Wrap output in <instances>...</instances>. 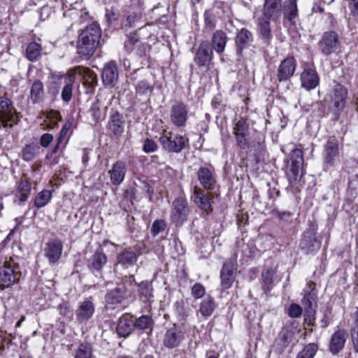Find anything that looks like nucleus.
Wrapping results in <instances>:
<instances>
[{
	"label": "nucleus",
	"instance_id": "1",
	"mask_svg": "<svg viewBox=\"0 0 358 358\" xmlns=\"http://www.w3.org/2000/svg\"><path fill=\"white\" fill-rule=\"evenodd\" d=\"M101 37V30L96 22H93L80 32L76 50L78 54L85 59L93 55Z\"/></svg>",
	"mask_w": 358,
	"mask_h": 358
},
{
	"label": "nucleus",
	"instance_id": "2",
	"mask_svg": "<svg viewBox=\"0 0 358 358\" xmlns=\"http://www.w3.org/2000/svg\"><path fill=\"white\" fill-rule=\"evenodd\" d=\"M303 155L299 148L292 150L287 159V176L289 185L295 191H299L301 186V179L303 175Z\"/></svg>",
	"mask_w": 358,
	"mask_h": 358
},
{
	"label": "nucleus",
	"instance_id": "3",
	"mask_svg": "<svg viewBox=\"0 0 358 358\" xmlns=\"http://www.w3.org/2000/svg\"><path fill=\"white\" fill-rule=\"evenodd\" d=\"M135 284L134 275L124 276L122 284L107 292L105 296L106 303L108 305H117L121 303L130 295L131 287Z\"/></svg>",
	"mask_w": 358,
	"mask_h": 358
},
{
	"label": "nucleus",
	"instance_id": "4",
	"mask_svg": "<svg viewBox=\"0 0 358 358\" xmlns=\"http://www.w3.org/2000/svg\"><path fill=\"white\" fill-rule=\"evenodd\" d=\"M21 277V273L18 264L13 258L5 261L0 268V287L1 289L10 287L18 281Z\"/></svg>",
	"mask_w": 358,
	"mask_h": 358
},
{
	"label": "nucleus",
	"instance_id": "5",
	"mask_svg": "<svg viewBox=\"0 0 358 358\" xmlns=\"http://www.w3.org/2000/svg\"><path fill=\"white\" fill-rule=\"evenodd\" d=\"M163 150L174 153L180 152L188 143V138L180 134L164 130L159 138Z\"/></svg>",
	"mask_w": 358,
	"mask_h": 358
},
{
	"label": "nucleus",
	"instance_id": "6",
	"mask_svg": "<svg viewBox=\"0 0 358 358\" xmlns=\"http://www.w3.org/2000/svg\"><path fill=\"white\" fill-rule=\"evenodd\" d=\"M339 140L334 136L329 137L324 145L323 160L324 169L335 166L339 161Z\"/></svg>",
	"mask_w": 358,
	"mask_h": 358
},
{
	"label": "nucleus",
	"instance_id": "7",
	"mask_svg": "<svg viewBox=\"0 0 358 358\" xmlns=\"http://www.w3.org/2000/svg\"><path fill=\"white\" fill-rule=\"evenodd\" d=\"M318 47L325 56L337 54L341 48V41L338 34L333 31L324 32L318 42Z\"/></svg>",
	"mask_w": 358,
	"mask_h": 358
},
{
	"label": "nucleus",
	"instance_id": "8",
	"mask_svg": "<svg viewBox=\"0 0 358 358\" xmlns=\"http://www.w3.org/2000/svg\"><path fill=\"white\" fill-rule=\"evenodd\" d=\"M189 213L186 199L178 197L172 203L171 220L176 226H181L187 220Z\"/></svg>",
	"mask_w": 358,
	"mask_h": 358
},
{
	"label": "nucleus",
	"instance_id": "9",
	"mask_svg": "<svg viewBox=\"0 0 358 358\" xmlns=\"http://www.w3.org/2000/svg\"><path fill=\"white\" fill-rule=\"evenodd\" d=\"M188 119V108L182 101H176L171 106L170 121L176 127H184Z\"/></svg>",
	"mask_w": 358,
	"mask_h": 358
},
{
	"label": "nucleus",
	"instance_id": "10",
	"mask_svg": "<svg viewBox=\"0 0 358 358\" xmlns=\"http://www.w3.org/2000/svg\"><path fill=\"white\" fill-rule=\"evenodd\" d=\"M17 121V117L11 101L8 98L0 97V123L5 127H12Z\"/></svg>",
	"mask_w": 358,
	"mask_h": 358
},
{
	"label": "nucleus",
	"instance_id": "11",
	"mask_svg": "<svg viewBox=\"0 0 358 358\" xmlns=\"http://www.w3.org/2000/svg\"><path fill=\"white\" fill-rule=\"evenodd\" d=\"M334 85L330 92V99L334 110L340 113L345 107L348 92L347 88L341 83L337 82H334Z\"/></svg>",
	"mask_w": 358,
	"mask_h": 358
},
{
	"label": "nucleus",
	"instance_id": "12",
	"mask_svg": "<svg viewBox=\"0 0 358 358\" xmlns=\"http://www.w3.org/2000/svg\"><path fill=\"white\" fill-rule=\"evenodd\" d=\"M213 57V48L210 47L207 41H203L199 44L194 58V61L199 67L209 68Z\"/></svg>",
	"mask_w": 358,
	"mask_h": 358
},
{
	"label": "nucleus",
	"instance_id": "13",
	"mask_svg": "<svg viewBox=\"0 0 358 358\" xmlns=\"http://www.w3.org/2000/svg\"><path fill=\"white\" fill-rule=\"evenodd\" d=\"M198 180L203 189L211 192L215 189L217 180L213 166H201L196 173Z\"/></svg>",
	"mask_w": 358,
	"mask_h": 358
},
{
	"label": "nucleus",
	"instance_id": "14",
	"mask_svg": "<svg viewBox=\"0 0 358 358\" xmlns=\"http://www.w3.org/2000/svg\"><path fill=\"white\" fill-rule=\"evenodd\" d=\"M236 271V257H233L228 259L223 265L220 273L221 284L223 288H229L235 280Z\"/></svg>",
	"mask_w": 358,
	"mask_h": 358
},
{
	"label": "nucleus",
	"instance_id": "15",
	"mask_svg": "<svg viewBox=\"0 0 358 358\" xmlns=\"http://www.w3.org/2000/svg\"><path fill=\"white\" fill-rule=\"evenodd\" d=\"M185 340L183 331L176 325L166 330L164 336V345L169 349L178 347Z\"/></svg>",
	"mask_w": 358,
	"mask_h": 358
},
{
	"label": "nucleus",
	"instance_id": "16",
	"mask_svg": "<svg viewBox=\"0 0 358 358\" xmlns=\"http://www.w3.org/2000/svg\"><path fill=\"white\" fill-rule=\"evenodd\" d=\"M63 244L59 239H52L48 241L44 246L43 252L50 264L57 262L62 257Z\"/></svg>",
	"mask_w": 358,
	"mask_h": 358
},
{
	"label": "nucleus",
	"instance_id": "17",
	"mask_svg": "<svg viewBox=\"0 0 358 358\" xmlns=\"http://www.w3.org/2000/svg\"><path fill=\"white\" fill-rule=\"evenodd\" d=\"M211 196V192H210L209 195H207L203 189L197 186L194 187L192 195L193 201L199 209L206 212L207 214L210 213L213 210L210 201Z\"/></svg>",
	"mask_w": 358,
	"mask_h": 358
},
{
	"label": "nucleus",
	"instance_id": "18",
	"mask_svg": "<svg viewBox=\"0 0 358 358\" xmlns=\"http://www.w3.org/2000/svg\"><path fill=\"white\" fill-rule=\"evenodd\" d=\"M282 0H264L262 16L278 21L282 15Z\"/></svg>",
	"mask_w": 358,
	"mask_h": 358
},
{
	"label": "nucleus",
	"instance_id": "19",
	"mask_svg": "<svg viewBox=\"0 0 358 358\" xmlns=\"http://www.w3.org/2000/svg\"><path fill=\"white\" fill-rule=\"evenodd\" d=\"M321 246V243L315 236L313 230H308L303 234L299 247L306 254H310L317 251Z\"/></svg>",
	"mask_w": 358,
	"mask_h": 358
},
{
	"label": "nucleus",
	"instance_id": "20",
	"mask_svg": "<svg viewBox=\"0 0 358 358\" xmlns=\"http://www.w3.org/2000/svg\"><path fill=\"white\" fill-rule=\"evenodd\" d=\"M296 67V62L293 57L284 59L279 65L277 73L280 82L287 81L294 75Z\"/></svg>",
	"mask_w": 358,
	"mask_h": 358
},
{
	"label": "nucleus",
	"instance_id": "21",
	"mask_svg": "<svg viewBox=\"0 0 358 358\" xmlns=\"http://www.w3.org/2000/svg\"><path fill=\"white\" fill-rule=\"evenodd\" d=\"M315 284L313 282H308L303 291V299L301 304L304 310L308 313L314 310L316 306L317 294L315 289Z\"/></svg>",
	"mask_w": 358,
	"mask_h": 358
},
{
	"label": "nucleus",
	"instance_id": "22",
	"mask_svg": "<svg viewBox=\"0 0 358 358\" xmlns=\"http://www.w3.org/2000/svg\"><path fill=\"white\" fill-rule=\"evenodd\" d=\"M102 81L107 87H113L118 81L119 73L115 62L106 63L102 70Z\"/></svg>",
	"mask_w": 358,
	"mask_h": 358
},
{
	"label": "nucleus",
	"instance_id": "23",
	"mask_svg": "<svg viewBox=\"0 0 358 358\" xmlns=\"http://www.w3.org/2000/svg\"><path fill=\"white\" fill-rule=\"evenodd\" d=\"M253 41V35L245 28L240 29L235 36L236 54L241 57L245 49L248 48Z\"/></svg>",
	"mask_w": 358,
	"mask_h": 358
},
{
	"label": "nucleus",
	"instance_id": "24",
	"mask_svg": "<svg viewBox=\"0 0 358 358\" xmlns=\"http://www.w3.org/2000/svg\"><path fill=\"white\" fill-rule=\"evenodd\" d=\"M132 316L129 314H123L117 320L116 332L119 337H128L134 329Z\"/></svg>",
	"mask_w": 358,
	"mask_h": 358
},
{
	"label": "nucleus",
	"instance_id": "25",
	"mask_svg": "<svg viewBox=\"0 0 358 358\" xmlns=\"http://www.w3.org/2000/svg\"><path fill=\"white\" fill-rule=\"evenodd\" d=\"M348 336L345 330H338L332 334L329 344V350L332 355H337L343 349Z\"/></svg>",
	"mask_w": 358,
	"mask_h": 358
},
{
	"label": "nucleus",
	"instance_id": "26",
	"mask_svg": "<svg viewBox=\"0 0 358 358\" xmlns=\"http://www.w3.org/2000/svg\"><path fill=\"white\" fill-rule=\"evenodd\" d=\"M126 173V162L122 160L117 161L108 171L111 183L113 185H120L124 181Z\"/></svg>",
	"mask_w": 358,
	"mask_h": 358
},
{
	"label": "nucleus",
	"instance_id": "27",
	"mask_svg": "<svg viewBox=\"0 0 358 358\" xmlns=\"http://www.w3.org/2000/svg\"><path fill=\"white\" fill-rule=\"evenodd\" d=\"M95 308L93 303L89 300H85L79 303L76 311V320L80 323L87 322L94 313Z\"/></svg>",
	"mask_w": 358,
	"mask_h": 358
},
{
	"label": "nucleus",
	"instance_id": "28",
	"mask_svg": "<svg viewBox=\"0 0 358 358\" xmlns=\"http://www.w3.org/2000/svg\"><path fill=\"white\" fill-rule=\"evenodd\" d=\"M301 86L307 90L315 89L319 84V76L312 69H306L301 75Z\"/></svg>",
	"mask_w": 358,
	"mask_h": 358
},
{
	"label": "nucleus",
	"instance_id": "29",
	"mask_svg": "<svg viewBox=\"0 0 358 358\" xmlns=\"http://www.w3.org/2000/svg\"><path fill=\"white\" fill-rule=\"evenodd\" d=\"M107 262V257L102 250H96L87 260V267L92 272L99 273Z\"/></svg>",
	"mask_w": 358,
	"mask_h": 358
},
{
	"label": "nucleus",
	"instance_id": "30",
	"mask_svg": "<svg viewBox=\"0 0 358 358\" xmlns=\"http://www.w3.org/2000/svg\"><path fill=\"white\" fill-rule=\"evenodd\" d=\"M282 15L285 20L291 24L295 23L298 17L297 0H284L282 2Z\"/></svg>",
	"mask_w": 358,
	"mask_h": 358
},
{
	"label": "nucleus",
	"instance_id": "31",
	"mask_svg": "<svg viewBox=\"0 0 358 358\" xmlns=\"http://www.w3.org/2000/svg\"><path fill=\"white\" fill-rule=\"evenodd\" d=\"M138 257L135 252L125 248L117 256V264L127 268L136 264Z\"/></svg>",
	"mask_w": 358,
	"mask_h": 358
},
{
	"label": "nucleus",
	"instance_id": "32",
	"mask_svg": "<svg viewBox=\"0 0 358 358\" xmlns=\"http://www.w3.org/2000/svg\"><path fill=\"white\" fill-rule=\"evenodd\" d=\"M142 27V15L140 11L129 13L122 22V29L124 31H127L130 28Z\"/></svg>",
	"mask_w": 358,
	"mask_h": 358
},
{
	"label": "nucleus",
	"instance_id": "33",
	"mask_svg": "<svg viewBox=\"0 0 358 358\" xmlns=\"http://www.w3.org/2000/svg\"><path fill=\"white\" fill-rule=\"evenodd\" d=\"M228 40L227 34L222 30H216L212 35V47L218 54L224 52Z\"/></svg>",
	"mask_w": 358,
	"mask_h": 358
},
{
	"label": "nucleus",
	"instance_id": "34",
	"mask_svg": "<svg viewBox=\"0 0 358 358\" xmlns=\"http://www.w3.org/2000/svg\"><path fill=\"white\" fill-rule=\"evenodd\" d=\"M124 121L119 113H115L110 117L108 127L110 132L115 136H120L124 131Z\"/></svg>",
	"mask_w": 358,
	"mask_h": 358
},
{
	"label": "nucleus",
	"instance_id": "35",
	"mask_svg": "<svg viewBox=\"0 0 358 358\" xmlns=\"http://www.w3.org/2000/svg\"><path fill=\"white\" fill-rule=\"evenodd\" d=\"M269 20H271L264 16H262L259 19L258 22L261 37L266 44H269L272 38L271 24Z\"/></svg>",
	"mask_w": 358,
	"mask_h": 358
},
{
	"label": "nucleus",
	"instance_id": "36",
	"mask_svg": "<svg viewBox=\"0 0 358 358\" xmlns=\"http://www.w3.org/2000/svg\"><path fill=\"white\" fill-rule=\"evenodd\" d=\"M42 47L36 42H31L28 44L26 48V57L30 62L38 60L42 56Z\"/></svg>",
	"mask_w": 358,
	"mask_h": 358
},
{
	"label": "nucleus",
	"instance_id": "37",
	"mask_svg": "<svg viewBox=\"0 0 358 358\" xmlns=\"http://www.w3.org/2000/svg\"><path fill=\"white\" fill-rule=\"evenodd\" d=\"M40 151L41 148L38 144H27L22 150V157L26 162H31L39 155Z\"/></svg>",
	"mask_w": 358,
	"mask_h": 358
},
{
	"label": "nucleus",
	"instance_id": "38",
	"mask_svg": "<svg viewBox=\"0 0 358 358\" xmlns=\"http://www.w3.org/2000/svg\"><path fill=\"white\" fill-rule=\"evenodd\" d=\"M44 94L43 85L39 80H36L31 87L30 99L33 104L41 101Z\"/></svg>",
	"mask_w": 358,
	"mask_h": 358
},
{
	"label": "nucleus",
	"instance_id": "39",
	"mask_svg": "<svg viewBox=\"0 0 358 358\" xmlns=\"http://www.w3.org/2000/svg\"><path fill=\"white\" fill-rule=\"evenodd\" d=\"M275 274V269L273 267H267L263 271L262 273V288L265 292L272 289Z\"/></svg>",
	"mask_w": 358,
	"mask_h": 358
},
{
	"label": "nucleus",
	"instance_id": "40",
	"mask_svg": "<svg viewBox=\"0 0 358 358\" xmlns=\"http://www.w3.org/2000/svg\"><path fill=\"white\" fill-rule=\"evenodd\" d=\"M138 287L141 300L145 303L150 302L153 298V289L151 282L143 281L138 285Z\"/></svg>",
	"mask_w": 358,
	"mask_h": 358
},
{
	"label": "nucleus",
	"instance_id": "41",
	"mask_svg": "<svg viewBox=\"0 0 358 358\" xmlns=\"http://www.w3.org/2000/svg\"><path fill=\"white\" fill-rule=\"evenodd\" d=\"M71 77L66 75L54 76L50 81L49 90L54 95L58 94L62 86H64Z\"/></svg>",
	"mask_w": 358,
	"mask_h": 358
},
{
	"label": "nucleus",
	"instance_id": "42",
	"mask_svg": "<svg viewBox=\"0 0 358 358\" xmlns=\"http://www.w3.org/2000/svg\"><path fill=\"white\" fill-rule=\"evenodd\" d=\"M52 199V192L48 189H43L37 194L34 199V206L38 209L45 206Z\"/></svg>",
	"mask_w": 358,
	"mask_h": 358
},
{
	"label": "nucleus",
	"instance_id": "43",
	"mask_svg": "<svg viewBox=\"0 0 358 358\" xmlns=\"http://www.w3.org/2000/svg\"><path fill=\"white\" fill-rule=\"evenodd\" d=\"M134 328L140 330L152 329L154 320L150 315H143L134 320Z\"/></svg>",
	"mask_w": 358,
	"mask_h": 358
},
{
	"label": "nucleus",
	"instance_id": "44",
	"mask_svg": "<svg viewBox=\"0 0 358 358\" xmlns=\"http://www.w3.org/2000/svg\"><path fill=\"white\" fill-rule=\"evenodd\" d=\"M294 336L293 332L288 328H282L280 331L278 338H276V343L280 345L282 348L288 346V345L292 341Z\"/></svg>",
	"mask_w": 358,
	"mask_h": 358
},
{
	"label": "nucleus",
	"instance_id": "45",
	"mask_svg": "<svg viewBox=\"0 0 358 358\" xmlns=\"http://www.w3.org/2000/svg\"><path fill=\"white\" fill-rule=\"evenodd\" d=\"M31 192V183L27 180H22L17 187L16 196L19 198L21 202L27 200Z\"/></svg>",
	"mask_w": 358,
	"mask_h": 358
},
{
	"label": "nucleus",
	"instance_id": "46",
	"mask_svg": "<svg viewBox=\"0 0 358 358\" xmlns=\"http://www.w3.org/2000/svg\"><path fill=\"white\" fill-rule=\"evenodd\" d=\"M92 348L87 343H83L74 350V358H92Z\"/></svg>",
	"mask_w": 358,
	"mask_h": 358
},
{
	"label": "nucleus",
	"instance_id": "47",
	"mask_svg": "<svg viewBox=\"0 0 358 358\" xmlns=\"http://www.w3.org/2000/svg\"><path fill=\"white\" fill-rule=\"evenodd\" d=\"M215 308V303L213 298L207 297L203 300L200 306V312L204 317H209L212 315Z\"/></svg>",
	"mask_w": 358,
	"mask_h": 358
},
{
	"label": "nucleus",
	"instance_id": "48",
	"mask_svg": "<svg viewBox=\"0 0 358 358\" xmlns=\"http://www.w3.org/2000/svg\"><path fill=\"white\" fill-rule=\"evenodd\" d=\"M318 350V346L314 343H310L297 354L296 358H313Z\"/></svg>",
	"mask_w": 358,
	"mask_h": 358
},
{
	"label": "nucleus",
	"instance_id": "49",
	"mask_svg": "<svg viewBox=\"0 0 358 358\" xmlns=\"http://www.w3.org/2000/svg\"><path fill=\"white\" fill-rule=\"evenodd\" d=\"M73 83V79L70 78L62 88L61 96L62 100L66 103H69L72 98Z\"/></svg>",
	"mask_w": 358,
	"mask_h": 358
},
{
	"label": "nucleus",
	"instance_id": "50",
	"mask_svg": "<svg viewBox=\"0 0 358 358\" xmlns=\"http://www.w3.org/2000/svg\"><path fill=\"white\" fill-rule=\"evenodd\" d=\"M234 134H249V124L245 118H240L234 127Z\"/></svg>",
	"mask_w": 358,
	"mask_h": 358
},
{
	"label": "nucleus",
	"instance_id": "51",
	"mask_svg": "<svg viewBox=\"0 0 358 358\" xmlns=\"http://www.w3.org/2000/svg\"><path fill=\"white\" fill-rule=\"evenodd\" d=\"M351 336L354 348L358 352V308L355 313V324L351 330Z\"/></svg>",
	"mask_w": 358,
	"mask_h": 358
},
{
	"label": "nucleus",
	"instance_id": "52",
	"mask_svg": "<svg viewBox=\"0 0 358 358\" xmlns=\"http://www.w3.org/2000/svg\"><path fill=\"white\" fill-rule=\"evenodd\" d=\"M166 228V223L163 220H155L152 225L151 234L155 236L160 232L164 231Z\"/></svg>",
	"mask_w": 358,
	"mask_h": 358
},
{
	"label": "nucleus",
	"instance_id": "53",
	"mask_svg": "<svg viewBox=\"0 0 358 358\" xmlns=\"http://www.w3.org/2000/svg\"><path fill=\"white\" fill-rule=\"evenodd\" d=\"M138 36L136 33H131L127 35V39L124 42V48L127 52H131L134 45L138 41Z\"/></svg>",
	"mask_w": 358,
	"mask_h": 358
},
{
	"label": "nucleus",
	"instance_id": "54",
	"mask_svg": "<svg viewBox=\"0 0 358 358\" xmlns=\"http://www.w3.org/2000/svg\"><path fill=\"white\" fill-rule=\"evenodd\" d=\"M205 27L210 30L213 29L216 26L215 16L210 11H206L204 13Z\"/></svg>",
	"mask_w": 358,
	"mask_h": 358
},
{
	"label": "nucleus",
	"instance_id": "55",
	"mask_svg": "<svg viewBox=\"0 0 358 358\" xmlns=\"http://www.w3.org/2000/svg\"><path fill=\"white\" fill-rule=\"evenodd\" d=\"M136 92L139 94H145L152 90L151 85L145 80L138 82L136 86Z\"/></svg>",
	"mask_w": 358,
	"mask_h": 358
},
{
	"label": "nucleus",
	"instance_id": "56",
	"mask_svg": "<svg viewBox=\"0 0 358 358\" xmlns=\"http://www.w3.org/2000/svg\"><path fill=\"white\" fill-rule=\"evenodd\" d=\"M173 307L175 312L178 314V316L181 317V318L185 319L187 317V313L185 308V302L183 300L180 299L176 301Z\"/></svg>",
	"mask_w": 358,
	"mask_h": 358
},
{
	"label": "nucleus",
	"instance_id": "57",
	"mask_svg": "<svg viewBox=\"0 0 358 358\" xmlns=\"http://www.w3.org/2000/svg\"><path fill=\"white\" fill-rule=\"evenodd\" d=\"M158 149V145L157 143L150 138H146L144 141L143 150L145 153H150L157 151Z\"/></svg>",
	"mask_w": 358,
	"mask_h": 358
},
{
	"label": "nucleus",
	"instance_id": "58",
	"mask_svg": "<svg viewBox=\"0 0 358 358\" xmlns=\"http://www.w3.org/2000/svg\"><path fill=\"white\" fill-rule=\"evenodd\" d=\"M205 293L206 289L201 283H195L192 287V294L195 299H201Z\"/></svg>",
	"mask_w": 358,
	"mask_h": 358
},
{
	"label": "nucleus",
	"instance_id": "59",
	"mask_svg": "<svg viewBox=\"0 0 358 358\" xmlns=\"http://www.w3.org/2000/svg\"><path fill=\"white\" fill-rule=\"evenodd\" d=\"M235 135L237 145L241 149H246L249 147L248 142V134H234Z\"/></svg>",
	"mask_w": 358,
	"mask_h": 358
},
{
	"label": "nucleus",
	"instance_id": "60",
	"mask_svg": "<svg viewBox=\"0 0 358 358\" xmlns=\"http://www.w3.org/2000/svg\"><path fill=\"white\" fill-rule=\"evenodd\" d=\"M90 113L92 116L93 119L96 122L99 120L101 117V109L100 104L99 101H96L92 103Z\"/></svg>",
	"mask_w": 358,
	"mask_h": 358
},
{
	"label": "nucleus",
	"instance_id": "61",
	"mask_svg": "<svg viewBox=\"0 0 358 358\" xmlns=\"http://www.w3.org/2000/svg\"><path fill=\"white\" fill-rule=\"evenodd\" d=\"M302 308L296 304L292 303L288 308V315L291 317H299L301 315Z\"/></svg>",
	"mask_w": 358,
	"mask_h": 358
},
{
	"label": "nucleus",
	"instance_id": "62",
	"mask_svg": "<svg viewBox=\"0 0 358 358\" xmlns=\"http://www.w3.org/2000/svg\"><path fill=\"white\" fill-rule=\"evenodd\" d=\"M53 136L51 134H43L40 138V145L43 148H47L53 141Z\"/></svg>",
	"mask_w": 358,
	"mask_h": 358
},
{
	"label": "nucleus",
	"instance_id": "63",
	"mask_svg": "<svg viewBox=\"0 0 358 358\" xmlns=\"http://www.w3.org/2000/svg\"><path fill=\"white\" fill-rule=\"evenodd\" d=\"M59 311L60 315L66 317H71L73 315V312L70 309V307L67 303H63L60 304L59 306Z\"/></svg>",
	"mask_w": 358,
	"mask_h": 358
},
{
	"label": "nucleus",
	"instance_id": "64",
	"mask_svg": "<svg viewBox=\"0 0 358 358\" xmlns=\"http://www.w3.org/2000/svg\"><path fill=\"white\" fill-rule=\"evenodd\" d=\"M351 13L358 20V0H348Z\"/></svg>",
	"mask_w": 358,
	"mask_h": 358
}]
</instances>
